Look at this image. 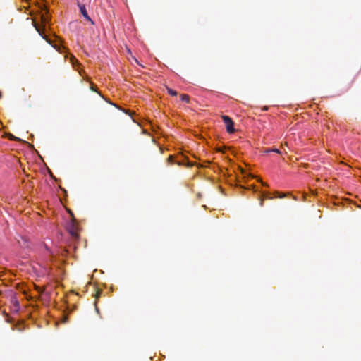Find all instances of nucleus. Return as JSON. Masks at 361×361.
<instances>
[{"label":"nucleus","mask_w":361,"mask_h":361,"mask_svg":"<svg viewBox=\"0 0 361 361\" xmlns=\"http://www.w3.org/2000/svg\"><path fill=\"white\" fill-rule=\"evenodd\" d=\"M221 118L224 123L226 125V131L229 134L234 133L235 132V129L234 128V123L233 120L228 116L226 115H223Z\"/></svg>","instance_id":"1"},{"label":"nucleus","mask_w":361,"mask_h":361,"mask_svg":"<svg viewBox=\"0 0 361 361\" xmlns=\"http://www.w3.org/2000/svg\"><path fill=\"white\" fill-rule=\"evenodd\" d=\"M78 6L82 16L84 17V18L85 20H88L89 22H90L92 25H94V22L92 20V18L90 17V16L87 13L85 6L80 3H78Z\"/></svg>","instance_id":"2"},{"label":"nucleus","mask_w":361,"mask_h":361,"mask_svg":"<svg viewBox=\"0 0 361 361\" xmlns=\"http://www.w3.org/2000/svg\"><path fill=\"white\" fill-rule=\"evenodd\" d=\"M13 311L14 312H18V310H20V304H19L18 301L17 300H14L13 301Z\"/></svg>","instance_id":"3"},{"label":"nucleus","mask_w":361,"mask_h":361,"mask_svg":"<svg viewBox=\"0 0 361 361\" xmlns=\"http://www.w3.org/2000/svg\"><path fill=\"white\" fill-rule=\"evenodd\" d=\"M264 152L265 153L276 152V153L280 154L281 151L279 149H277V148H271V149H267L264 151Z\"/></svg>","instance_id":"4"},{"label":"nucleus","mask_w":361,"mask_h":361,"mask_svg":"<svg viewBox=\"0 0 361 361\" xmlns=\"http://www.w3.org/2000/svg\"><path fill=\"white\" fill-rule=\"evenodd\" d=\"M168 92L171 96H176L177 95L176 91H175V90H172V89H169L168 90Z\"/></svg>","instance_id":"5"},{"label":"nucleus","mask_w":361,"mask_h":361,"mask_svg":"<svg viewBox=\"0 0 361 361\" xmlns=\"http://www.w3.org/2000/svg\"><path fill=\"white\" fill-rule=\"evenodd\" d=\"M182 100L185 101L186 102H189V96L187 94H183L182 95Z\"/></svg>","instance_id":"6"},{"label":"nucleus","mask_w":361,"mask_h":361,"mask_svg":"<svg viewBox=\"0 0 361 361\" xmlns=\"http://www.w3.org/2000/svg\"><path fill=\"white\" fill-rule=\"evenodd\" d=\"M36 30H37V32H39V34L44 38V39H46V37L44 36H43L42 32L40 31L39 28L37 26V25H35Z\"/></svg>","instance_id":"7"},{"label":"nucleus","mask_w":361,"mask_h":361,"mask_svg":"<svg viewBox=\"0 0 361 361\" xmlns=\"http://www.w3.org/2000/svg\"><path fill=\"white\" fill-rule=\"evenodd\" d=\"M277 193V195L276 196V197H279V198H283L286 197V195L285 194H281L280 195L279 192H276Z\"/></svg>","instance_id":"8"},{"label":"nucleus","mask_w":361,"mask_h":361,"mask_svg":"<svg viewBox=\"0 0 361 361\" xmlns=\"http://www.w3.org/2000/svg\"><path fill=\"white\" fill-rule=\"evenodd\" d=\"M75 61L78 63V61L76 60V59L73 56L72 59H71V62L73 65L75 64Z\"/></svg>","instance_id":"9"},{"label":"nucleus","mask_w":361,"mask_h":361,"mask_svg":"<svg viewBox=\"0 0 361 361\" xmlns=\"http://www.w3.org/2000/svg\"><path fill=\"white\" fill-rule=\"evenodd\" d=\"M47 21L48 20L45 17H43V23L44 24V26H46Z\"/></svg>","instance_id":"10"},{"label":"nucleus","mask_w":361,"mask_h":361,"mask_svg":"<svg viewBox=\"0 0 361 361\" xmlns=\"http://www.w3.org/2000/svg\"><path fill=\"white\" fill-rule=\"evenodd\" d=\"M45 247H46L47 250L48 251V252H49V253H50V252H51V251H50V250L49 249V247H47V246H45Z\"/></svg>","instance_id":"11"},{"label":"nucleus","mask_w":361,"mask_h":361,"mask_svg":"<svg viewBox=\"0 0 361 361\" xmlns=\"http://www.w3.org/2000/svg\"><path fill=\"white\" fill-rule=\"evenodd\" d=\"M71 234L72 235H75V233H74L73 231H71Z\"/></svg>","instance_id":"12"},{"label":"nucleus","mask_w":361,"mask_h":361,"mask_svg":"<svg viewBox=\"0 0 361 361\" xmlns=\"http://www.w3.org/2000/svg\"><path fill=\"white\" fill-rule=\"evenodd\" d=\"M262 204H263V201H262V200H261V202H260V205H261V206H262Z\"/></svg>","instance_id":"13"}]
</instances>
